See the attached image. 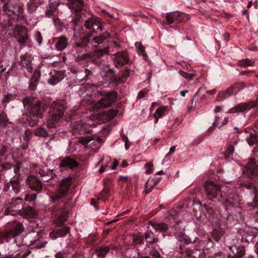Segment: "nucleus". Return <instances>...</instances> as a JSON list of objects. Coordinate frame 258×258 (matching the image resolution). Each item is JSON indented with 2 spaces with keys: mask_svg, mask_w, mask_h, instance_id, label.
Here are the masks:
<instances>
[{
  "mask_svg": "<svg viewBox=\"0 0 258 258\" xmlns=\"http://www.w3.org/2000/svg\"><path fill=\"white\" fill-rule=\"evenodd\" d=\"M244 87V84L243 83H239L234 84L231 86L230 88L232 89L233 94H236L238 93L241 89L243 88Z\"/></svg>",
  "mask_w": 258,
  "mask_h": 258,
  "instance_id": "nucleus-37",
  "label": "nucleus"
},
{
  "mask_svg": "<svg viewBox=\"0 0 258 258\" xmlns=\"http://www.w3.org/2000/svg\"><path fill=\"white\" fill-rule=\"evenodd\" d=\"M23 230L24 228L22 224H17L11 230L5 233H0V240H3L4 239H6L8 241L9 239L13 238L14 239V242L17 243V239L19 237Z\"/></svg>",
  "mask_w": 258,
  "mask_h": 258,
  "instance_id": "nucleus-7",
  "label": "nucleus"
},
{
  "mask_svg": "<svg viewBox=\"0 0 258 258\" xmlns=\"http://www.w3.org/2000/svg\"><path fill=\"white\" fill-rule=\"evenodd\" d=\"M128 60V54L125 51L117 52L113 57V62L116 67L126 64Z\"/></svg>",
  "mask_w": 258,
  "mask_h": 258,
  "instance_id": "nucleus-13",
  "label": "nucleus"
},
{
  "mask_svg": "<svg viewBox=\"0 0 258 258\" xmlns=\"http://www.w3.org/2000/svg\"><path fill=\"white\" fill-rule=\"evenodd\" d=\"M145 237L147 244H152L158 241V237L151 230H148L145 233Z\"/></svg>",
  "mask_w": 258,
  "mask_h": 258,
  "instance_id": "nucleus-28",
  "label": "nucleus"
},
{
  "mask_svg": "<svg viewBox=\"0 0 258 258\" xmlns=\"http://www.w3.org/2000/svg\"><path fill=\"white\" fill-rule=\"evenodd\" d=\"M240 202V197L235 193L229 194L224 202L226 210L231 207L238 206Z\"/></svg>",
  "mask_w": 258,
  "mask_h": 258,
  "instance_id": "nucleus-14",
  "label": "nucleus"
},
{
  "mask_svg": "<svg viewBox=\"0 0 258 258\" xmlns=\"http://www.w3.org/2000/svg\"><path fill=\"white\" fill-rule=\"evenodd\" d=\"M55 258H64V252H58L55 254Z\"/></svg>",
  "mask_w": 258,
  "mask_h": 258,
  "instance_id": "nucleus-57",
  "label": "nucleus"
},
{
  "mask_svg": "<svg viewBox=\"0 0 258 258\" xmlns=\"http://www.w3.org/2000/svg\"><path fill=\"white\" fill-rule=\"evenodd\" d=\"M109 251L108 247H104L100 248L99 250V254L100 256H104Z\"/></svg>",
  "mask_w": 258,
  "mask_h": 258,
  "instance_id": "nucleus-47",
  "label": "nucleus"
},
{
  "mask_svg": "<svg viewBox=\"0 0 258 258\" xmlns=\"http://www.w3.org/2000/svg\"><path fill=\"white\" fill-rule=\"evenodd\" d=\"M18 213L20 215L25 218H31L35 215V210L30 206L22 208L21 209L19 210Z\"/></svg>",
  "mask_w": 258,
  "mask_h": 258,
  "instance_id": "nucleus-26",
  "label": "nucleus"
},
{
  "mask_svg": "<svg viewBox=\"0 0 258 258\" xmlns=\"http://www.w3.org/2000/svg\"><path fill=\"white\" fill-rule=\"evenodd\" d=\"M0 2L5 4L3 7V11L4 14L9 17L5 23V26L13 30L14 35L19 43H25L28 38L27 30L17 22L19 18L22 17H20V15H22L23 11L19 0H0Z\"/></svg>",
  "mask_w": 258,
  "mask_h": 258,
  "instance_id": "nucleus-1",
  "label": "nucleus"
},
{
  "mask_svg": "<svg viewBox=\"0 0 258 258\" xmlns=\"http://www.w3.org/2000/svg\"><path fill=\"white\" fill-rule=\"evenodd\" d=\"M231 89H230V88H229L228 89L224 91L220 92L217 95V100L218 101H221L229 97L231 95L233 94V93Z\"/></svg>",
  "mask_w": 258,
  "mask_h": 258,
  "instance_id": "nucleus-31",
  "label": "nucleus"
},
{
  "mask_svg": "<svg viewBox=\"0 0 258 258\" xmlns=\"http://www.w3.org/2000/svg\"><path fill=\"white\" fill-rule=\"evenodd\" d=\"M20 65L27 70V72L31 73L33 71L32 60L33 57L31 55L25 54L21 57Z\"/></svg>",
  "mask_w": 258,
  "mask_h": 258,
  "instance_id": "nucleus-17",
  "label": "nucleus"
},
{
  "mask_svg": "<svg viewBox=\"0 0 258 258\" xmlns=\"http://www.w3.org/2000/svg\"><path fill=\"white\" fill-rule=\"evenodd\" d=\"M146 94V92H145L144 91H140L139 93H138V96H137V98H139V99H141V98H143L145 94Z\"/></svg>",
  "mask_w": 258,
  "mask_h": 258,
  "instance_id": "nucleus-58",
  "label": "nucleus"
},
{
  "mask_svg": "<svg viewBox=\"0 0 258 258\" xmlns=\"http://www.w3.org/2000/svg\"><path fill=\"white\" fill-rule=\"evenodd\" d=\"M38 173L42 177H45V176H47V175H48V174H50L51 173L42 169L39 170Z\"/></svg>",
  "mask_w": 258,
  "mask_h": 258,
  "instance_id": "nucleus-54",
  "label": "nucleus"
},
{
  "mask_svg": "<svg viewBox=\"0 0 258 258\" xmlns=\"http://www.w3.org/2000/svg\"><path fill=\"white\" fill-rule=\"evenodd\" d=\"M204 187L206 195L212 201H215L214 199H219L222 197L221 187L219 184L208 181L204 184Z\"/></svg>",
  "mask_w": 258,
  "mask_h": 258,
  "instance_id": "nucleus-5",
  "label": "nucleus"
},
{
  "mask_svg": "<svg viewBox=\"0 0 258 258\" xmlns=\"http://www.w3.org/2000/svg\"><path fill=\"white\" fill-rule=\"evenodd\" d=\"M70 232V228L66 227L56 230H53L49 234V237L52 239H56L58 237H62Z\"/></svg>",
  "mask_w": 258,
  "mask_h": 258,
  "instance_id": "nucleus-24",
  "label": "nucleus"
},
{
  "mask_svg": "<svg viewBox=\"0 0 258 258\" xmlns=\"http://www.w3.org/2000/svg\"><path fill=\"white\" fill-rule=\"evenodd\" d=\"M136 47L139 49V51L144 55V46L142 45L140 42H136L135 43Z\"/></svg>",
  "mask_w": 258,
  "mask_h": 258,
  "instance_id": "nucleus-51",
  "label": "nucleus"
},
{
  "mask_svg": "<svg viewBox=\"0 0 258 258\" xmlns=\"http://www.w3.org/2000/svg\"><path fill=\"white\" fill-rule=\"evenodd\" d=\"M39 78V74L38 72L35 71L30 80V88L31 90H35L36 84Z\"/></svg>",
  "mask_w": 258,
  "mask_h": 258,
  "instance_id": "nucleus-34",
  "label": "nucleus"
},
{
  "mask_svg": "<svg viewBox=\"0 0 258 258\" xmlns=\"http://www.w3.org/2000/svg\"><path fill=\"white\" fill-rule=\"evenodd\" d=\"M43 111V109L39 103H37L32 107L27 118L29 126H34L37 123L39 118L42 117Z\"/></svg>",
  "mask_w": 258,
  "mask_h": 258,
  "instance_id": "nucleus-6",
  "label": "nucleus"
},
{
  "mask_svg": "<svg viewBox=\"0 0 258 258\" xmlns=\"http://www.w3.org/2000/svg\"><path fill=\"white\" fill-rule=\"evenodd\" d=\"M129 75H130V70H129L126 69L124 71H123L121 74L122 78L121 79V81H120L121 82L124 83L126 81V79L128 77Z\"/></svg>",
  "mask_w": 258,
  "mask_h": 258,
  "instance_id": "nucleus-45",
  "label": "nucleus"
},
{
  "mask_svg": "<svg viewBox=\"0 0 258 258\" xmlns=\"http://www.w3.org/2000/svg\"><path fill=\"white\" fill-rule=\"evenodd\" d=\"M254 62L250 59H245L238 62V64L242 67L252 66Z\"/></svg>",
  "mask_w": 258,
  "mask_h": 258,
  "instance_id": "nucleus-40",
  "label": "nucleus"
},
{
  "mask_svg": "<svg viewBox=\"0 0 258 258\" xmlns=\"http://www.w3.org/2000/svg\"><path fill=\"white\" fill-rule=\"evenodd\" d=\"M134 241L136 244H142L144 242V238L141 236L136 237L134 238Z\"/></svg>",
  "mask_w": 258,
  "mask_h": 258,
  "instance_id": "nucleus-53",
  "label": "nucleus"
},
{
  "mask_svg": "<svg viewBox=\"0 0 258 258\" xmlns=\"http://www.w3.org/2000/svg\"><path fill=\"white\" fill-rule=\"evenodd\" d=\"M52 178V173H50V174H48L47 176H45V177H42V180L43 181H47Z\"/></svg>",
  "mask_w": 258,
  "mask_h": 258,
  "instance_id": "nucleus-60",
  "label": "nucleus"
},
{
  "mask_svg": "<svg viewBox=\"0 0 258 258\" xmlns=\"http://www.w3.org/2000/svg\"><path fill=\"white\" fill-rule=\"evenodd\" d=\"M232 253L230 256L233 258H242L245 254V248L241 246L232 245L229 247Z\"/></svg>",
  "mask_w": 258,
  "mask_h": 258,
  "instance_id": "nucleus-20",
  "label": "nucleus"
},
{
  "mask_svg": "<svg viewBox=\"0 0 258 258\" xmlns=\"http://www.w3.org/2000/svg\"><path fill=\"white\" fill-rule=\"evenodd\" d=\"M43 1V0H30L29 3L27 4V6L29 9L31 6H33L35 9L40 4H42Z\"/></svg>",
  "mask_w": 258,
  "mask_h": 258,
  "instance_id": "nucleus-41",
  "label": "nucleus"
},
{
  "mask_svg": "<svg viewBox=\"0 0 258 258\" xmlns=\"http://www.w3.org/2000/svg\"><path fill=\"white\" fill-rule=\"evenodd\" d=\"M7 146H3L0 149V158L1 160H2L3 158H5V155L7 151Z\"/></svg>",
  "mask_w": 258,
  "mask_h": 258,
  "instance_id": "nucleus-50",
  "label": "nucleus"
},
{
  "mask_svg": "<svg viewBox=\"0 0 258 258\" xmlns=\"http://www.w3.org/2000/svg\"><path fill=\"white\" fill-rule=\"evenodd\" d=\"M21 165V164L20 163H17L13 167H12L11 165H8V170L13 171L15 174H17L20 171Z\"/></svg>",
  "mask_w": 258,
  "mask_h": 258,
  "instance_id": "nucleus-39",
  "label": "nucleus"
},
{
  "mask_svg": "<svg viewBox=\"0 0 258 258\" xmlns=\"http://www.w3.org/2000/svg\"><path fill=\"white\" fill-rule=\"evenodd\" d=\"M67 196V194L57 189L56 192L52 193L50 196L51 202L54 203H59L61 205L60 208H63L65 204V199Z\"/></svg>",
  "mask_w": 258,
  "mask_h": 258,
  "instance_id": "nucleus-16",
  "label": "nucleus"
},
{
  "mask_svg": "<svg viewBox=\"0 0 258 258\" xmlns=\"http://www.w3.org/2000/svg\"><path fill=\"white\" fill-rule=\"evenodd\" d=\"M31 253V251L30 250H27L22 254L21 253L17 254L15 258H26Z\"/></svg>",
  "mask_w": 258,
  "mask_h": 258,
  "instance_id": "nucleus-49",
  "label": "nucleus"
},
{
  "mask_svg": "<svg viewBox=\"0 0 258 258\" xmlns=\"http://www.w3.org/2000/svg\"><path fill=\"white\" fill-rule=\"evenodd\" d=\"M59 161L60 164L59 167L61 169V170L68 169H73L79 165L78 163L70 156L59 158Z\"/></svg>",
  "mask_w": 258,
  "mask_h": 258,
  "instance_id": "nucleus-12",
  "label": "nucleus"
},
{
  "mask_svg": "<svg viewBox=\"0 0 258 258\" xmlns=\"http://www.w3.org/2000/svg\"><path fill=\"white\" fill-rule=\"evenodd\" d=\"M53 13V11L52 10H47L46 11V15L48 17H50L51 15H52Z\"/></svg>",
  "mask_w": 258,
  "mask_h": 258,
  "instance_id": "nucleus-63",
  "label": "nucleus"
},
{
  "mask_svg": "<svg viewBox=\"0 0 258 258\" xmlns=\"http://www.w3.org/2000/svg\"><path fill=\"white\" fill-rule=\"evenodd\" d=\"M72 181V179L70 177L62 179L59 182L58 190L68 195Z\"/></svg>",
  "mask_w": 258,
  "mask_h": 258,
  "instance_id": "nucleus-19",
  "label": "nucleus"
},
{
  "mask_svg": "<svg viewBox=\"0 0 258 258\" xmlns=\"http://www.w3.org/2000/svg\"><path fill=\"white\" fill-rule=\"evenodd\" d=\"M85 27L88 29L92 31L91 33H88L86 36L79 39L77 36L76 33L74 35L73 39L75 40L76 46L79 48H83L85 51H86L87 48L89 47V44L90 43V39L92 37L93 33L95 32L94 26H96L98 29H99L101 31L103 30L102 27L98 25L95 19L93 18H89L85 21Z\"/></svg>",
  "mask_w": 258,
  "mask_h": 258,
  "instance_id": "nucleus-2",
  "label": "nucleus"
},
{
  "mask_svg": "<svg viewBox=\"0 0 258 258\" xmlns=\"http://www.w3.org/2000/svg\"><path fill=\"white\" fill-rule=\"evenodd\" d=\"M108 166V164H106V165H102L101 166V167L100 168V169H99V172L100 173H103L105 169Z\"/></svg>",
  "mask_w": 258,
  "mask_h": 258,
  "instance_id": "nucleus-59",
  "label": "nucleus"
},
{
  "mask_svg": "<svg viewBox=\"0 0 258 258\" xmlns=\"http://www.w3.org/2000/svg\"><path fill=\"white\" fill-rule=\"evenodd\" d=\"M53 214L55 216H58L54 222L58 227L61 226L65 222L68 218V213L63 210V208L55 207L52 210Z\"/></svg>",
  "mask_w": 258,
  "mask_h": 258,
  "instance_id": "nucleus-10",
  "label": "nucleus"
},
{
  "mask_svg": "<svg viewBox=\"0 0 258 258\" xmlns=\"http://www.w3.org/2000/svg\"><path fill=\"white\" fill-rule=\"evenodd\" d=\"M37 198V194H26L25 196V200L28 202H33L36 200Z\"/></svg>",
  "mask_w": 258,
  "mask_h": 258,
  "instance_id": "nucleus-43",
  "label": "nucleus"
},
{
  "mask_svg": "<svg viewBox=\"0 0 258 258\" xmlns=\"http://www.w3.org/2000/svg\"><path fill=\"white\" fill-rule=\"evenodd\" d=\"M55 47L57 50L62 51L68 45V39L64 36L56 38Z\"/></svg>",
  "mask_w": 258,
  "mask_h": 258,
  "instance_id": "nucleus-25",
  "label": "nucleus"
},
{
  "mask_svg": "<svg viewBox=\"0 0 258 258\" xmlns=\"http://www.w3.org/2000/svg\"><path fill=\"white\" fill-rule=\"evenodd\" d=\"M245 174L250 178L258 177V165L254 159L250 158L243 169Z\"/></svg>",
  "mask_w": 258,
  "mask_h": 258,
  "instance_id": "nucleus-9",
  "label": "nucleus"
},
{
  "mask_svg": "<svg viewBox=\"0 0 258 258\" xmlns=\"http://www.w3.org/2000/svg\"><path fill=\"white\" fill-rule=\"evenodd\" d=\"M106 114L107 116V119L109 120L114 118L115 116L116 113L115 111L110 110L109 111L106 112Z\"/></svg>",
  "mask_w": 258,
  "mask_h": 258,
  "instance_id": "nucleus-46",
  "label": "nucleus"
},
{
  "mask_svg": "<svg viewBox=\"0 0 258 258\" xmlns=\"http://www.w3.org/2000/svg\"><path fill=\"white\" fill-rule=\"evenodd\" d=\"M11 187V185L10 182L9 183H6L4 187L3 190L4 191H8L10 189V187Z\"/></svg>",
  "mask_w": 258,
  "mask_h": 258,
  "instance_id": "nucleus-56",
  "label": "nucleus"
},
{
  "mask_svg": "<svg viewBox=\"0 0 258 258\" xmlns=\"http://www.w3.org/2000/svg\"><path fill=\"white\" fill-rule=\"evenodd\" d=\"M121 139L124 143H127L128 141V138L127 136L124 134L121 135Z\"/></svg>",
  "mask_w": 258,
  "mask_h": 258,
  "instance_id": "nucleus-64",
  "label": "nucleus"
},
{
  "mask_svg": "<svg viewBox=\"0 0 258 258\" xmlns=\"http://www.w3.org/2000/svg\"><path fill=\"white\" fill-rule=\"evenodd\" d=\"M50 78L48 79L49 84L54 85L59 82L63 78V73L61 71L53 70L50 73Z\"/></svg>",
  "mask_w": 258,
  "mask_h": 258,
  "instance_id": "nucleus-21",
  "label": "nucleus"
},
{
  "mask_svg": "<svg viewBox=\"0 0 258 258\" xmlns=\"http://www.w3.org/2000/svg\"><path fill=\"white\" fill-rule=\"evenodd\" d=\"M179 74L184 78L189 80L192 79L194 77V75L193 74H189L182 71H180Z\"/></svg>",
  "mask_w": 258,
  "mask_h": 258,
  "instance_id": "nucleus-44",
  "label": "nucleus"
},
{
  "mask_svg": "<svg viewBox=\"0 0 258 258\" xmlns=\"http://www.w3.org/2000/svg\"><path fill=\"white\" fill-rule=\"evenodd\" d=\"M36 37V39H37V42L39 43V44H40L42 41V37L40 33L39 32H37Z\"/></svg>",
  "mask_w": 258,
  "mask_h": 258,
  "instance_id": "nucleus-55",
  "label": "nucleus"
},
{
  "mask_svg": "<svg viewBox=\"0 0 258 258\" xmlns=\"http://www.w3.org/2000/svg\"><path fill=\"white\" fill-rule=\"evenodd\" d=\"M234 151V148L232 144H230L228 146L226 152L227 154L228 155L230 156L233 153Z\"/></svg>",
  "mask_w": 258,
  "mask_h": 258,
  "instance_id": "nucleus-52",
  "label": "nucleus"
},
{
  "mask_svg": "<svg viewBox=\"0 0 258 258\" xmlns=\"http://www.w3.org/2000/svg\"><path fill=\"white\" fill-rule=\"evenodd\" d=\"M30 239V246L37 248H42L44 247L46 242L41 237L38 233L33 237H29Z\"/></svg>",
  "mask_w": 258,
  "mask_h": 258,
  "instance_id": "nucleus-22",
  "label": "nucleus"
},
{
  "mask_svg": "<svg viewBox=\"0 0 258 258\" xmlns=\"http://www.w3.org/2000/svg\"><path fill=\"white\" fill-rule=\"evenodd\" d=\"M100 93L102 98L93 105L94 111H98L100 109L110 106L116 98L115 92H101Z\"/></svg>",
  "mask_w": 258,
  "mask_h": 258,
  "instance_id": "nucleus-4",
  "label": "nucleus"
},
{
  "mask_svg": "<svg viewBox=\"0 0 258 258\" xmlns=\"http://www.w3.org/2000/svg\"><path fill=\"white\" fill-rule=\"evenodd\" d=\"M26 183L32 190L40 191L42 189V182L34 175L28 176L26 179Z\"/></svg>",
  "mask_w": 258,
  "mask_h": 258,
  "instance_id": "nucleus-15",
  "label": "nucleus"
},
{
  "mask_svg": "<svg viewBox=\"0 0 258 258\" xmlns=\"http://www.w3.org/2000/svg\"><path fill=\"white\" fill-rule=\"evenodd\" d=\"M69 7L75 11L81 10L84 6V2L82 0H68Z\"/></svg>",
  "mask_w": 258,
  "mask_h": 258,
  "instance_id": "nucleus-27",
  "label": "nucleus"
},
{
  "mask_svg": "<svg viewBox=\"0 0 258 258\" xmlns=\"http://www.w3.org/2000/svg\"><path fill=\"white\" fill-rule=\"evenodd\" d=\"M0 122L2 123H4L6 126H7V123H10L8 122L7 115L4 114H2L0 115Z\"/></svg>",
  "mask_w": 258,
  "mask_h": 258,
  "instance_id": "nucleus-48",
  "label": "nucleus"
},
{
  "mask_svg": "<svg viewBox=\"0 0 258 258\" xmlns=\"http://www.w3.org/2000/svg\"><path fill=\"white\" fill-rule=\"evenodd\" d=\"M66 107L62 100L53 102L50 106L49 118L47 122V126L49 128L55 127V124L62 117Z\"/></svg>",
  "mask_w": 258,
  "mask_h": 258,
  "instance_id": "nucleus-3",
  "label": "nucleus"
},
{
  "mask_svg": "<svg viewBox=\"0 0 258 258\" xmlns=\"http://www.w3.org/2000/svg\"><path fill=\"white\" fill-rule=\"evenodd\" d=\"M34 134L39 137H47L48 136V133L44 127H39L36 129L34 131Z\"/></svg>",
  "mask_w": 258,
  "mask_h": 258,
  "instance_id": "nucleus-36",
  "label": "nucleus"
},
{
  "mask_svg": "<svg viewBox=\"0 0 258 258\" xmlns=\"http://www.w3.org/2000/svg\"><path fill=\"white\" fill-rule=\"evenodd\" d=\"M159 180L157 179H149L145 184V188L144 190L146 194H148L151 192V189L153 188L158 182Z\"/></svg>",
  "mask_w": 258,
  "mask_h": 258,
  "instance_id": "nucleus-30",
  "label": "nucleus"
},
{
  "mask_svg": "<svg viewBox=\"0 0 258 258\" xmlns=\"http://www.w3.org/2000/svg\"><path fill=\"white\" fill-rule=\"evenodd\" d=\"M118 162L117 160H114L113 162V164L112 165V169L114 170L116 168V167L118 165Z\"/></svg>",
  "mask_w": 258,
  "mask_h": 258,
  "instance_id": "nucleus-62",
  "label": "nucleus"
},
{
  "mask_svg": "<svg viewBox=\"0 0 258 258\" xmlns=\"http://www.w3.org/2000/svg\"><path fill=\"white\" fill-rule=\"evenodd\" d=\"M150 225L156 231L161 232L166 231L168 228V225L163 223L150 222Z\"/></svg>",
  "mask_w": 258,
  "mask_h": 258,
  "instance_id": "nucleus-33",
  "label": "nucleus"
},
{
  "mask_svg": "<svg viewBox=\"0 0 258 258\" xmlns=\"http://www.w3.org/2000/svg\"><path fill=\"white\" fill-rule=\"evenodd\" d=\"M145 172L147 174H151L153 172L154 167L152 162H149L145 164Z\"/></svg>",
  "mask_w": 258,
  "mask_h": 258,
  "instance_id": "nucleus-42",
  "label": "nucleus"
},
{
  "mask_svg": "<svg viewBox=\"0 0 258 258\" xmlns=\"http://www.w3.org/2000/svg\"><path fill=\"white\" fill-rule=\"evenodd\" d=\"M246 141L248 144L250 146L255 145H258V136L253 131V133H250L248 137L246 138Z\"/></svg>",
  "mask_w": 258,
  "mask_h": 258,
  "instance_id": "nucleus-32",
  "label": "nucleus"
},
{
  "mask_svg": "<svg viewBox=\"0 0 258 258\" xmlns=\"http://www.w3.org/2000/svg\"><path fill=\"white\" fill-rule=\"evenodd\" d=\"M152 255L156 258H160V254L159 252L157 250H154L152 252Z\"/></svg>",
  "mask_w": 258,
  "mask_h": 258,
  "instance_id": "nucleus-61",
  "label": "nucleus"
},
{
  "mask_svg": "<svg viewBox=\"0 0 258 258\" xmlns=\"http://www.w3.org/2000/svg\"><path fill=\"white\" fill-rule=\"evenodd\" d=\"M110 37V34L108 33H104L100 36L94 37L92 40H90V43L92 41L94 42L97 44H101L106 38Z\"/></svg>",
  "mask_w": 258,
  "mask_h": 258,
  "instance_id": "nucleus-35",
  "label": "nucleus"
},
{
  "mask_svg": "<svg viewBox=\"0 0 258 258\" xmlns=\"http://www.w3.org/2000/svg\"><path fill=\"white\" fill-rule=\"evenodd\" d=\"M22 199L20 198L12 199L10 206L5 210V214L8 215H15L16 213H18L19 210H20V206L22 203Z\"/></svg>",
  "mask_w": 258,
  "mask_h": 258,
  "instance_id": "nucleus-11",
  "label": "nucleus"
},
{
  "mask_svg": "<svg viewBox=\"0 0 258 258\" xmlns=\"http://www.w3.org/2000/svg\"><path fill=\"white\" fill-rule=\"evenodd\" d=\"M11 190H10V195L17 194L20 189V178L19 176L14 177L10 180Z\"/></svg>",
  "mask_w": 258,
  "mask_h": 258,
  "instance_id": "nucleus-23",
  "label": "nucleus"
},
{
  "mask_svg": "<svg viewBox=\"0 0 258 258\" xmlns=\"http://www.w3.org/2000/svg\"><path fill=\"white\" fill-rule=\"evenodd\" d=\"M101 140H102L100 138L96 139L95 138H92L90 136H87L83 138L81 141V143L83 145L93 148L94 147H99Z\"/></svg>",
  "mask_w": 258,
  "mask_h": 258,
  "instance_id": "nucleus-18",
  "label": "nucleus"
},
{
  "mask_svg": "<svg viewBox=\"0 0 258 258\" xmlns=\"http://www.w3.org/2000/svg\"><path fill=\"white\" fill-rule=\"evenodd\" d=\"M168 112V107L166 106H162L158 108L153 115L156 118L155 122L157 123L159 118L166 115Z\"/></svg>",
  "mask_w": 258,
  "mask_h": 258,
  "instance_id": "nucleus-29",
  "label": "nucleus"
},
{
  "mask_svg": "<svg viewBox=\"0 0 258 258\" xmlns=\"http://www.w3.org/2000/svg\"><path fill=\"white\" fill-rule=\"evenodd\" d=\"M190 17L189 15L180 12L168 13L166 16V21L167 25L171 24H178L181 22L187 21Z\"/></svg>",
  "mask_w": 258,
  "mask_h": 258,
  "instance_id": "nucleus-8",
  "label": "nucleus"
},
{
  "mask_svg": "<svg viewBox=\"0 0 258 258\" xmlns=\"http://www.w3.org/2000/svg\"><path fill=\"white\" fill-rule=\"evenodd\" d=\"M95 55L98 57H100L104 53V54H109V47H106L103 49H98V48H96L95 49Z\"/></svg>",
  "mask_w": 258,
  "mask_h": 258,
  "instance_id": "nucleus-38",
  "label": "nucleus"
}]
</instances>
